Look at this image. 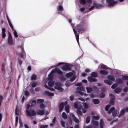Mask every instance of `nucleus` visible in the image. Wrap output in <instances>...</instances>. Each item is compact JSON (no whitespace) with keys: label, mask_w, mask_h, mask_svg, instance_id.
<instances>
[{"label":"nucleus","mask_w":128,"mask_h":128,"mask_svg":"<svg viewBox=\"0 0 128 128\" xmlns=\"http://www.w3.org/2000/svg\"><path fill=\"white\" fill-rule=\"evenodd\" d=\"M31 107L30 104H27L26 108V115L29 116H33L36 114L35 111L32 109L29 110L30 108Z\"/></svg>","instance_id":"1"},{"label":"nucleus","mask_w":128,"mask_h":128,"mask_svg":"<svg viewBox=\"0 0 128 128\" xmlns=\"http://www.w3.org/2000/svg\"><path fill=\"white\" fill-rule=\"evenodd\" d=\"M56 73L61 74H62V72L60 70L57 68H56L54 70H52L50 72V74L48 75V80L52 79V74L53 73Z\"/></svg>","instance_id":"2"},{"label":"nucleus","mask_w":128,"mask_h":128,"mask_svg":"<svg viewBox=\"0 0 128 128\" xmlns=\"http://www.w3.org/2000/svg\"><path fill=\"white\" fill-rule=\"evenodd\" d=\"M107 78L110 81L107 80H104V82L108 85L111 84H112V81H114L115 80V78L112 75H108V76Z\"/></svg>","instance_id":"3"},{"label":"nucleus","mask_w":128,"mask_h":128,"mask_svg":"<svg viewBox=\"0 0 128 128\" xmlns=\"http://www.w3.org/2000/svg\"><path fill=\"white\" fill-rule=\"evenodd\" d=\"M99 117L98 116H92V124L94 126H98V122L95 120H98Z\"/></svg>","instance_id":"4"},{"label":"nucleus","mask_w":128,"mask_h":128,"mask_svg":"<svg viewBox=\"0 0 128 128\" xmlns=\"http://www.w3.org/2000/svg\"><path fill=\"white\" fill-rule=\"evenodd\" d=\"M55 84L56 86L54 87L55 89H57L60 92H61L64 90V89L62 87V84L61 83L57 82Z\"/></svg>","instance_id":"5"},{"label":"nucleus","mask_w":128,"mask_h":128,"mask_svg":"<svg viewBox=\"0 0 128 128\" xmlns=\"http://www.w3.org/2000/svg\"><path fill=\"white\" fill-rule=\"evenodd\" d=\"M67 103V102H62L59 104L58 107L59 108V112H61L64 108V106L66 105Z\"/></svg>","instance_id":"6"},{"label":"nucleus","mask_w":128,"mask_h":128,"mask_svg":"<svg viewBox=\"0 0 128 128\" xmlns=\"http://www.w3.org/2000/svg\"><path fill=\"white\" fill-rule=\"evenodd\" d=\"M77 92L80 95H83V93L81 91H84L85 90V89L83 86L78 87L77 88Z\"/></svg>","instance_id":"7"},{"label":"nucleus","mask_w":128,"mask_h":128,"mask_svg":"<svg viewBox=\"0 0 128 128\" xmlns=\"http://www.w3.org/2000/svg\"><path fill=\"white\" fill-rule=\"evenodd\" d=\"M107 3L109 4V6H112L116 4L117 2L114 0H106Z\"/></svg>","instance_id":"8"},{"label":"nucleus","mask_w":128,"mask_h":128,"mask_svg":"<svg viewBox=\"0 0 128 128\" xmlns=\"http://www.w3.org/2000/svg\"><path fill=\"white\" fill-rule=\"evenodd\" d=\"M110 96L111 97L110 102V104L112 105H114V99L115 98L114 96L112 94H110Z\"/></svg>","instance_id":"9"},{"label":"nucleus","mask_w":128,"mask_h":128,"mask_svg":"<svg viewBox=\"0 0 128 128\" xmlns=\"http://www.w3.org/2000/svg\"><path fill=\"white\" fill-rule=\"evenodd\" d=\"M70 116L72 118L73 120L75 122L78 123L79 122V120L73 114L71 113L70 114Z\"/></svg>","instance_id":"10"},{"label":"nucleus","mask_w":128,"mask_h":128,"mask_svg":"<svg viewBox=\"0 0 128 128\" xmlns=\"http://www.w3.org/2000/svg\"><path fill=\"white\" fill-rule=\"evenodd\" d=\"M73 31L74 32L76 38V39L77 41L78 42V43L79 44V35L78 34H77L76 32V30L75 29L73 28Z\"/></svg>","instance_id":"11"},{"label":"nucleus","mask_w":128,"mask_h":128,"mask_svg":"<svg viewBox=\"0 0 128 128\" xmlns=\"http://www.w3.org/2000/svg\"><path fill=\"white\" fill-rule=\"evenodd\" d=\"M70 67L68 65H65L62 66V69L66 71L70 70Z\"/></svg>","instance_id":"12"},{"label":"nucleus","mask_w":128,"mask_h":128,"mask_svg":"<svg viewBox=\"0 0 128 128\" xmlns=\"http://www.w3.org/2000/svg\"><path fill=\"white\" fill-rule=\"evenodd\" d=\"M74 107L77 109H81L82 106L80 105H78V103L77 102H75L74 104Z\"/></svg>","instance_id":"13"},{"label":"nucleus","mask_w":128,"mask_h":128,"mask_svg":"<svg viewBox=\"0 0 128 128\" xmlns=\"http://www.w3.org/2000/svg\"><path fill=\"white\" fill-rule=\"evenodd\" d=\"M88 78L90 82H96L97 81L96 78H93L91 76L88 77Z\"/></svg>","instance_id":"14"},{"label":"nucleus","mask_w":128,"mask_h":128,"mask_svg":"<svg viewBox=\"0 0 128 128\" xmlns=\"http://www.w3.org/2000/svg\"><path fill=\"white\" fill-rule=\"evenodd\" d=\"M44 110H38L37 111V113L38 114L42 115L44 114Z\"/></svg>","instance_id":"15"},{"label":"nucleus","mask_w":128,"mask_h":128,"mask_svg":"<svg viewBox=\"0 0 128 128\" xmlns=\"http://www.w3.org/2000/svg\"><path fill=\"white\" fill-rule=\"evenodd\" d=\"M94 7H96V8H100L102 6V5L99 4H96L95 2L94 3Z\"/></svg>","instance_id":"16"},{"label":"nucleus","mask_w":128,"mask_h":128,"mask_svg":"<svg viewBox=\"0 0 128 128\" xmlns=\"http://www.w3.org/2000/svg\"><path fill=\"white\" fill-rule=\"evenodd\" d=\"M44 94L49 96H52L54 95V94L48 91H45L44 92Z\"/></svg>","instance_id":"17"},{"label":"nucleus","mask_w":128,"mask_h":128,"mask_svg":"<svg viewBox=\"0 0 128 128\" xmlns=\"http://www.w3.org/2000/svg\"><path fill=\"white\" fill-rule=\"evenodd\" d=\"M100 128H103L104 125V121L102 119L100 120Z\"/></svg>","instance_id":"18"},{"label":"nucleus","mask_w":128,"mask_h":128,"mask_svg":"<svg viewBox=\"0 0 128 128\" xmlns=\"http://www.w3.org/2000/svg\"><path fill=\"white\" fill-rule=\"evenodd\" d=\"M6 30L4 28H2V36L3 38H4L6 36L5 33Z\"/></svg>","instance_id":"19"},{"label":"nucleus","mask_w":128,"mask_h":128,"mask_svg":"<svg viewBox=\"0 0 128 128\" xmlns=\"http://www.w3.org/2000/svg\"><path fill=\"white\" fill-rule=\"evenodd\" d=\"M86 89L88 93L91 92H92L93 90L92 88L90 87H86Z\"/></svg>","instance_id":"20"},{"label":"nucleus","mask_w":128,"mask_h":128,"mask_svg":"<svg viewBox=\"0 0 128 128\" xmlns=\"http://www.w3.org/2000/svg\"><path fill=\"white\" fill-rule=\"evenodd\" d=\"M73 73L72 72L67 73L66 74V77L69 78L73 76Z\"/></svg>","instance_id":"21"},{"label":"nucleus","mask_w":128,"mask_h":128,"mask_svg":"<svg viewBox=\"0 0 128 128\" xmlns=\"http://www.w3.org/2000/svg\"><path fill=\"white\" fill-rule=\"evenodd\" d=\"M8 43L9 44L11 45L12 43V37H8Z\"/></svg>","instance_id":"22"},{"label":"nucleus","mask_w":128,"mask_h":128,"mask_svg":"<svg viewBox=\"0 0 128 128\" xmlns=\"http://www.w3.org/2000/svg\"><path fill=\"white\" fill-rule=\"evenodd\" d=\"M98 68L100 69L102 68L106 69V66L103 64H100L98 66Z\"/></svg>","instance_id":"23"},{"label":"nucleus","mask_w":128,"mask_h":128,"mask_svg":"<svg viewBox=\"0 0 128 128\" xmlns=\"http://www.w3.org/2000/svg\"><path fill=\"white\" fill-rule=\"evenodd\" d=\"M93 102L95 104H99L100 102L98 100V99H94L92 100Z\"/></svg>","instance_id":"24"},{"label":"nucleus","mask_w":128,"mask_h":128,"mask_svg":"<svg viewBox=\"0 0 128 128\" xmlns=\"http://www.w3.org/2000/svg\"><path fill=\"white\" fill-rule=\"evenodd\" d=\"M100 73L102 74L106 75L107 74L108 72L105 70H102L100 71Z\"/></svg>","instance_id":"25"},{"label":"nucleus","mask_w":128,"mask_h":128,"mask_svg":"<svg viewBox=\"0 0 128 128\" xmlns=\"http://www.w3.org/2000/svg\"><path fill=\"white\" fill-rule=\"evenodd\" d=\"M15 112L16 114L17 115H18L19 114V111L18 110V107L16 106V109L15 110Z\"/></svg>","instance_id":"26"},{"label":"nucleus","mask_w":128,"mask_h":128,"mask_svg":"<svg viewBox=\"0 0 128 128\" xmlns=\"http://www.w3.org/2000/svg\"><path fill=\"white\" fill-rule=\"evenodd\" d=\"M62 118L64 119H66L67 118V116L64 112L62 113Z\"/></svg>","instance_id":"27"},{"label":"nucleus","mask_w":128,"mask_h":128,"mask_svg":"<svg viewBox=\"0 0 128 128\" xmlns=\"http://www.w3.org/2000/svg\"><path fill=\"white\" fill-rule=\"evenodd\" d=\"M69 106L68 105H66L65 107V110L67 112H69Z\"/></svg>","instance_id":"28"},{"label":"nucleus","mask_w":128,"mask_h":128,"mask_svg":"<svg viewBox=\"0 0 128 128\" xmlns=\"http://www.w3.org/2000/svg\"><path fill=\"white\" fill-rule=\"evenodd\" d=\"M31 102V105L32 106H34L36 104V102L35 100H33L32 101L30 102Z\"/></svg>","instance_id":"29"},{"label":"nucleus","mask_w":128,"mask_h":128,"mask_svg":"<svg viewBox=\"0 0 128 128\" xmlns=\"http://www.w3.org/2000/svg\"><path fill=\"white\" fill-rule=\"evenodd\" d=\"M121 90V89L120 88H118L114 90V92L116 93L120 92Z\"/></svg>","instance_id":"30"},{"label":"nucleus","mask_w":128,"mask_h":128,"mask_svg":"<svg viewBox=\"0 0 128 128\" xmlns=\"http://www.w3.org/2000/svg\"><path fill=\"white\" fill-rule=\"evenodd\" d=\"M90 116H88L86 117V123H88L90 122Z\"/></svg>","instance_id":"31"},{"label":"nucleus","mask_w":128,"mask_h":128,"mask_svg":"<svg viewBox=\"0 0 128 128\" xmlns=\"http://www.w3.org/2000/svg\"><path fill=\"white\" fill-rule=\"evenodd\" d=\"M54 82L53 81H51L48 82V86H52L54 84Z\"/></svg>","instance_id":"32"},{"label":"nucleus","mask_w":128,"mask_h":128,"mask_svg":"<svg viewBox=\"0 0 128 128\" xmlns=\"http://www.w3.org/2000/svg\"><path fill=\"white\" fill-rule=\"evenodd\" d=\"M116 82L118 83L121 84L123 82V81L122 79L120 78H118L116 80Z\"/></svg>","instance_id":"33"},{"label":"nucleus","mask_w":128,"mask_h":128,"mask_svg":"<svg viewBox=\"0 0 128 128\" xmlns=\"http://www.w3.org/2000/svg\"><path fill=\"white\" fill-rule=\"evenodd\" d=\"M46 107V106L43 104H41L40 105V107L41 109L44 110V108Z\"/></svg>","instance_id":"34"},{"label":"nucleus","mask_w":128,"mask_h":128,"mask_svg":"<svg viewBox=\"0 0 128 128\" xmlns=\"http://www.w3.org/2000/svg\"><path fill=\"white\" fill-rule=\"evenodd\" d=\"M91 75L92 76L96 77L97 75L96 72H94L91 73Z\"/></svg>","instance_id":"35"},{"label":"nucleus","mask_w":128,"mask_h":128,"mask_svg":"<svg viewBox=\"0 0 128 128\" xmlns=\"http://www.w3.org/2000/svg\"><path fill=\"white\" fill-rule=\"evenodd\" d=\"M115 109V108L114 107H112L108 111V114H110L112 111L114 110Z\"/></svg>","instance_id":"36"},{"label":"nucleus","mask_w":128,"mask_h":128,"mask_svg":"<svg viewBox=\"0 0 128 128\" xmlns=\"http://www.w3.org/2000/svg\"><path fill=\"white\" fill-rule=\"evenodd\" d=\"M19 121L20 123V128H21L23 127L22 123V121L21 119L19 118Z\"/></svg>","instance_id":"37"},{"label":"nucleus","mask_w":128,"mask_h":128,"mask_svg":"<svg viewBox=\"0 0 128 128\" xmlns=\"http://www.w3.org/2000/svg\"><path fill=\"white\" fill-rule=\"evenodd\" d=\"M125 112L126 111L124 108L122 109L120 111L119 116H122L124 114Z\"/></svg>","instance_id":"38"},{"label":"nucleus","mask_w":128,"mask_h":128,"mask_svg":"<svg viewBox=\"0 0 128 128\" xmlns=\"http://www.w3.org/2000/svg\"><path fill=\"white\" fill-rule=\"evenodd\" d=\"M36 76L35 74H33L32 75L31 79L32 80H35L36 79Z\"/></svg>","instance_id":"39"},{"label":"nucleus","mask_w":128,"mask_h":128,"mask_svg":"<svg viewBox=\"0 0 128 128\" xmlns=\"http://www.w3.org/2000/svg\"><path fill=\"white\" fill-rule=\"evenodd\" d=\"M18 116H16V122L15 124V126L16 127L18 123Z\"/></svg>","instance_id":"40"},{"label":"nucleus","mask_w":128,"mask_h":128,"mask_svg":"<svg viewBox=\"0 0 128 128\" xmlns=\"http://www.w3.org/2000/svg\"><path fill=\"white\" fill-rule=\"evenodd\" d=\"M12 30L14 32V34L15 37L16 38L18 37V36L17 34V33L16 31L14 29H13Z\"/></svg>","instance_id":"41"},{"label":"nucleus","mask_w":128,"mask_h":128,"mask_svg":"<svg viewBox=\"0 0 128 128\" xmlns=\"http://www.w3.org/2000/svg\"><path fill=\"white\" fill-rule=\"evenodd\" d=\"M83 106L84 107V108H86L88 109V105L86 103H83Z\"/></svg>","instance_id":"42"},{"label":"nucleus","mask_w":128,"mask_h":128,"mask_svg":"<svg viewBox=\"0 0 128 128\" xmlns=\"http://www.w3.org/2000/svg\"><path fill=\"white\" fill-rule=\"evenodd\" d=\"M80 109H77V112L78 115H81L82 114V112L79 110Z\"/></svg>","instance_id":"43"},{"label":"nucleus","mask_w":128,"mask_h":128,"mask_svg":"<svg viewBox=\"0 0 128 128\" xmlns=\"http://www.w3.org/2000/svg\"><path fill=\"white\" fill-rule=\"evenodd\" d=\"M44 100L43 99H38L37 100V102L38 103H41L43 102Z\"/></svg>","instance_id":"44"},{"label":"nucleus","mask_w":128,"mask_h":128,"mask_svg":"<svg viewBox=\"0 0 128 128\" xmlns=\"http://www.w3.org/2000/svg\"><path fill=\"white\" fill-rule=\"evenodd\" d=\"M117 114V111L116 110H115L112 113V115L113 116H116Z\"/></svg>","instance_id":"45"},{"label":"nucleus","mask_w":128,"mask_h":128,"mask_svg":"<svg viewBox=\"0 0 128 128\" xmlns=\"http://www.w3.org/2000/svg\"><path fill=\"white\" fill-rule=\"evenodd\" d=\"M60 122L62 126L63 127H64L65 126L64 122L63 120H61Z\"/></svg>","instance_id":"46"},{"label":"nucleus","mask_w":128,"mask_h":128,"mask_svg":"<svg viewBox=\"0 0 128 128\" xmlns=\"http://www.w3.org/2000/svg\"><path fill=\"white\" fill-rule=\"evenodd\" d=\"M79 2L80 3L83 4H85L86 2L85 0H80Z\"/></svg>","instance_id":"47"},{"label":"nucleus","mask_w":128,"mask_h":128,"mask_svg":"<svg viewBox=\"0 0 128 128\" xmlns=\"http://www.w3.org/2000/svg\"><path fill=\"white\" fill-rule=\"evenodd\" d=\"M63 8L61 6H59L58 7V10L60 11L62 10H63Z\"/></svg>","instance_id":"48"},{"label":"nucleus","mask_w":128,"mask_h":128,"mask_svg":"<svg viewBox=\"0 0 128 128\" xmlns=\"http://www.w3.org/2000/svg\"><path fill=\"white\" fill-rule=\"evenodd\" d=\"M122 79L124 80H128V76H125L122 77Z\"/></svg>","instance_id":"49"},{"label":"nucleus","mask_w":128,"mask_h":128,"mask_svg":"<svg viewBox=\"0 0 128 128\" xmlns=\"http://www.w3.org/2000/svg\"><path fill=\"white\" fill-rule=\"evenodd\" d=\"M48 127L47 125H44L43 124H41L40 126V128H46Z\"/></svg>","instance_id":"50"},{"label":"nucleus","mask_w":128,"mask_h":128,"mask_svg":"<svg viewBox=\"0 0 128 128\" xmlns=\"http://www.w3.org/2000/svg\"><path fill=\"white\" fill-rule=\"evenodd\" d=\"M117 84H113L111 86V88H114L116 87H117Z\"/></svg>","instance_id":"51"},{"label":"nucleus","mask_w":128,"mask_h":128,"mask_svg":"<svg viewBox=\"0 0 128 128\" xmlns=\"http://www.w3.org/2000/svg\"><path fill=\"white\" fill-rule=\"evenodd\" d=\"M3 99V97L2 95L0 96V106L1 105L2 100Z\"/></svg>","instance_id":"52"},{"label":"nucleus","mask_w":128,"mask_h":128,"mask_svg":"<svg viewBox=\"0 0 128 128\" xmlns=\"http://www.w3.org/2000/svg\"><path fill=\"white\" fill-rule=\"evenodd\" d=\"M110 105H108L106 106L105 110H106L107 111L108 110V109L110 107Z\"/></svg>","instance_id":"53"},{"label":"nucleus","mask_w":128,"mask_h":128,"mask_svg":"<svg viewBox=\"0 0 128 128\" xmlns=\"http://www.w3.org/2000/svg\"><path fill=\"white\" fill-rule=\"evenodd\" d=\"M8 23H9L10 26V27L12 28V30H13V29H14L13 27L12 26V25L11 23L10 22V21L8 20Z\"/></svg>","instance_id":"54"},{"label":"nucleus","mask_w":128,"mask_h":128,"mask_svg":"<svg viewBox=\"0 0 128 128\" xmlns=\"http://www.w3.org/2000/svg\"><path fill=\"white\" fill-rule=\"evenodd\" d=\"M83 112L84 113L88 110V109L86 108H83L82 110Z\"/></svg>","instance_id":"55"},{"label":"nucleus","mask_w":128,"mask_h":128,"mask_svg":"<svg viewBox=\"0 0 128 128\" xmlns=\"http://www.w3.org/2000/svg\"><path fill=\"white\" fill-rule=\"evenodd\" d=\"M75 79V76H73L70 79V81L71 82H72Z\"/></svg>","instance_id":"56"},{"label":"nucleus","mask_w":128,"mask_h":128,"mask_svg":"<svg viewBox=\"0 0 128 128\" xmlns=\"http://www.w3.org/2000/svg\"><path fill=\"white\" fill-rule=\"evenodd\" d=\"M70 84V81H67L66 82V86H68Z\"/></svg>","instance_id":"57"},{"label":"nucleus","mask_w":128,"mask_h":128,"mask_svg":"<svg viewBox=\"0 0 128 128\" xmlns=\"http://www.w3.org/2000/svg\"><path fill=\"white\" fill-rule=\"evenodd\" d=\"M36 86V84L34 83H32V87H35Z\"/></svg>","instance_id":"58"},{"label":"nucleus","mask_w":128,"mask_h":128,"mask_svg":"<svg viewBox=\"0 0 128 128\" xmlns=\"http://www.w3.org/2000/svg\"><path fill=\"white\" fill-rule=\"evenodd\" d=\"M40 90V88L38 87V88H35V90L36 91L38 92Z\"/></svg>","instance_id":"59"},{"label":"nucleus","mask_w":128,"mask_h":128,"mask_svg":"<svg viewBox=\"0 0 128 128\" xmlns=\"http://www.w3.org/2000/svg\"><path fill=\"white\" fill-rule=\"evenodd\" d=\"M74 96L73 95H72V96H71L70 97V100L71 101L74 98Z\"/></svg>","instance_id":"60"},{"label":"nucleus","mask_w":128,"mask_h":128,"mask_svg":"<svg viewBox=\"0 0 128 128\" xmlns=\"http://www.w3.org/2000/svg\"><path fill=\"white\" fill-rule=\"evenodd\" d=\"M25 95L26 96H28L29 94V92L28 91H25Z\"/></svg>","instance_id":"61"},{"label":"nucleus","mask_w":128,"mask_h":128,"mask_svg":"<svg viewBox=\"0 0 128 128\" xmlns=\"http://www.w3.org/2000/svg\"><path fill=\"white\" fill-rule=\"evenodd\" d=\"M104 96V93H102L100 95V97L101 98H103Z\"/></svg>","instance_id":"62"},{"label":"nucleus","mask_w":128,"mask_h":128,"mask_svg":"<svg viewBox=\"0 0 128 128\" xmlns=\"http://www.w3.org/2000/svg\"><path fill=\"white\" fill-rule=\"evenodd\" d=\"M86 128H94V126H86Z\"/></svg>","instance_id":"63"},{"label":"nucleus","mask_w":128,"mask_h":128,"mask_svg":"<svg viewBox=\"0 0 128 128\" xmlns=\"http://www.w3.org/2000/svg\"><path fill=\"white\" fill-rule=\"evenodd\" d=\"M86 2L90 4L92 2V1L91 0H86Z\"/></svg>","instance_id":"64"}]
</instances>
